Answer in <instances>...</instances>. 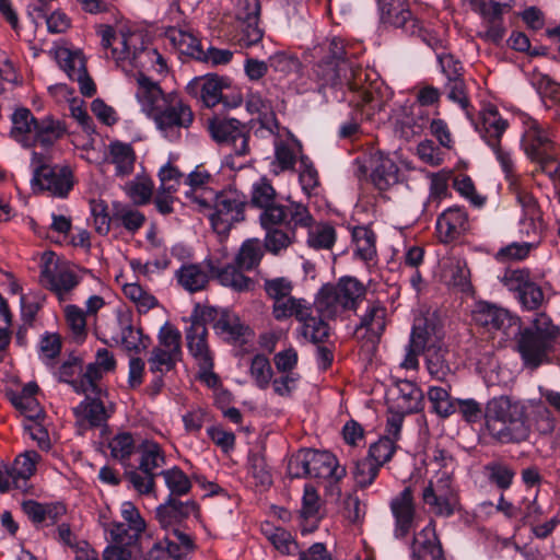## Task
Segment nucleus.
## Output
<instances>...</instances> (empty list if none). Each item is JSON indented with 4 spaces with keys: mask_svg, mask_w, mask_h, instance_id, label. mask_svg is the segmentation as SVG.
Masks as SVG:
<instances>
[{
    "mask_svg": "<svg viewBox=\"0 0 560 560\" xmlns=\"http://www.w3.org/2000/svg\"><path fill=\"white\" fill-rule=\"evenodd\" d=\"M183 354H175V351L162 347H153L148 358L149 371L152 374H166L175 370L182 361Z\"/></svg>",
    "mask_w": 560,
    "mask_h": 560,
    "instance_id": "ea45409f",
    "label": "nucleus"
},
{
    "mask_svg": "<svg viewBox=\"0 0 560 560\" xmlns=\"http://www.w3.org/2000/svg\"><path fill=\"white\" fill-rule=\"evenodd\" d=\"M429 122L430 116L427 109L420 106H411L409 114H406L402 119L398 120L397 125L400 128L401 135L405 138H410L420 135L429 126Z\"/></svg>",
    "mask_w": 560,
    "mask_h": 560,
    "instance_id": "c03bdc74",
    "label": "nucleus"
},
{
    "mask_svg": "<svg viewBox=\"0 0 560 560\" xmlns=\"http://www.w3.org/2000/svg\"><path fill=\"white\" fill-rule=\"evenodd\" d=\"M526 127L521 147L530 162L537 163L540 170L551 175V166L556 162L555 143L539 122L527 114H522Z\"/></svg>",
    "mask_w": 560,
    "mask_h": 560,
    "instance_id": "1a4fd4ad",
    "label": "nucleus"
},
{
    "mask_svg": "<svg viewBox=\"0 0 560 560\" xmlns=\"http://www.w3.org/2000/svg\"><path fill=\"white\" fill-rule=\"evenodd\" d=\"M559 335L560 329L545 314L536 315L532 326L523 328L520 323L517 351L523 364L528 369H537L549 362V354L553 351Z\"/></svg>",
    "mask_w": 560,
    "mask_h": 560,
    "instance_id": "20e7f679",
    "label": "nucleus"
},
{
    "mask_svg": "<svg viewBox=\"0 0 560 560\" xmlns=\"http://www.w3.org/2000/svg\"><path fill=\"white\" fill-rule=\"evenodd\" d=\"M262 252L258 242L247 240L242 244L234 264L219 266V262L211 258H206L205 264L222 287L231 288L236 292H247L254 289L255 282L241 270H253L260 264Z\"/></svg>",
    "mask_w": 560,
    "mask_h": 560,
    "instance_id": "39448f33",
    "label": "nucleus"
},
{
    "mask_svg": "<svg viewBox=\"0 0 560 560\" xmlns=\"http://www.w3.org/2000/svg\"><path fill=\"white\" fill-rule=\"evenodd\" d=\"M165 482L168 490L167 497L180 498L188 494L191 491L192 483L190 478L178 466H173L168 469L159 472Z\"/></svg>",
    "mask_w": 560,
    "mask_h": 560,
    "instance_id": "a19ab883",
    "label": "nucleus"
},
{
    "mask_svg": "<svg viewBox=\"0 0 560 560\" xmlns=\"http://www.w3.org/2000/svg\"><path fill=\"white\" fill-rule=\"evenodd\" d=\"M199 504L194 500L180 501L178 498L167 497L165 502L155 510V518L161 527L168 529L172 526L180 525L191 514H199Z\"/></svg>",
    "mask_w": 560,
    "mask_h": 560,
    "instance_id": "2eb2a0df",
    "label": "nucleus"
},
{
    "mask_svg": "<svg viewBox=\"0 0 560 560\" xmlns=\"http://www.w3.org/2000/svg\"><path fill=\"white\" fill-rule=\"evenodd\" d=\"M336 290L337 288L334 284L326 283L319 289L315 298V312L328 319H334L337 315L347 311Z\"/></svg>",
    "mask_w": 560,
    "mask_h": 560,
    "instance_id": "7c9ffc66",
    "label": "nucleus"
},
{
    "mask_svg": "<svg viewBox=\"0 0 560 560\" xmlns=\"http://www.w3.org/2000/svg\"><path fill=\"white\" fill-rule=\"evenodd\" d=\"M112 544L106 546L103 551L104 560H132V548L139 541H132L128 536H122L115 539V535H110Z\"/></svg>",
    "mask_w": 560,
    "mask_h": 560,
    "instance_id": "6e6d98bb",
    "label": "nucleus"
},
{
    "mask_svg": "<svg viewBox=\"0 0 560 560\" xmlns=\"http://www.w3.org/2000/svg\"><path fill=\"white\" fill-rule=\"evenodd\" d=\"M334 287L347 310H355L366 293L364 284L350 276L341 277Z\"/></svg>",
    "mask_w": 560,
    "mask_h": 560,
    "instance_id": "e433bc0d",
    "label": "nucleus"
},
{
    "mask_svg": "<svg viewBox=\"0 0 560 560\" xmlns=\"http://www.w3.org/2000/svg\"><path fill=\"white\" fill-rule=\"evenodd\" d=\"M121 326V343L130 352L140 353L148 348L150 337L143 334L142 328H135L131 317L119 319Z\"/></svg>",
    "mask_w": 560,
    "mask_h": 560,
    "instance_id": "37998d69",
    "label": "nucleus"
},
{
    "mask_svg": "<svg viewBox=\"0 0 560 560\" xmlns=\"http://www.w3.org/2000/svg\"><path fill=\"white\" fill-rule=\"evenodd\" d=\"M186 346L189 354L195 359L197 365L202 364L210 370L214 359L208 343V328H186Z\"/></svg>",
    "mask_w": 560,
    "mask_h": 560,
    "instance_id": "a878e982",
    "label": "nucleus"
},
{
    "mask_svg": "<svg viewBox=\"0 0 560 560\" xmlns=\"http://www.w3.org/2000/svg\"><path fill=\"white\" fill-rule=\"evenodd\" d=\"M159 458H162L161 446L155 442L144 441L141 444L139 470L145 476L155 478L159 474H155L154 469L161 467Z\"/></svg>",
    "mask_w": 560,
    "mask_h": 560,
    "instance_id": "5fc2aeb1",
    "label": "nucleus"
},
{
    "mask_svg": "<svg viewBox=\"0 0 560 560\" xmlns=\"http://www.w3.org/2000/svg\"><path fill=\"white\" fill-rule=\"evenodd\" d=\"M121 517L125 523L114 522L107 530L116 538L128 536L132 541H139L141 534L145 530V522L140 515L136 505L126 501L121 504Z\"/></svg>",
    "mask_w": 560,
    "mask_h": 560,
    "instance_id": "a211bd4d",
    "label": "nucleus"
},
{
    "mask_svg": "<svg viewBox=\"0 0 560 560\" xmlns=\"http://www.w3.org/2000/svg\"><path fill=\"white\" fill-rule=\"evenodd\" d=\"M11 119L13 125L11 136L22 142L23 145L25 142H30L27 135L34 132V127L38 119L25 107L15 109Z\"/></svg>",
    "mask_w": 560,
    "mask_h": 560,
    "instance_id": "de8ad7c7",
    "label": "nucleus"
},
{
    "mask_svg": "<svg viewBox=\"0 0 560 560\" xmlns=\"http://www.w3.org/2000/svg\"><path fill=\"white\" fill-rule=\"evenodd\" d=\"M314 308L312 305L303 315L304 319H300L302 324V336L310 342L318 345L325 343L330 336V326L326 322V317L317 313L314 315Z\"/></svg>",
    "mask_w": 560,
    "mask_h": 560,
    "instance_id": "c756f323",
    "label": "nucleus"
},
{
    "mask_svg": "<svg viewBox=\"0 0 560 560\" xmlns=\"http://www.w3.org/2000/svg\"><path fill=\"white\" fill-rule=\"evenodd\" d=\"M55 258V253L49 252L44 256V264L40 267L39 279L40 283L54 292L59 299L62 295L73 290L80 282L79 277L70 269L54 270L51 268Z\"/></svg>",
    "mask_w": 560,
    "mask_h": 560,
    "instance_id": "ddd939ff",
    "label": "nucleus"
},
{
    "mask_svg": "<svg viewBox=\"0 0 560 560\" xmlns=\"http://www.w3.org/2000/svg\"><path fill=\"white\" fill-rule=\"evenodd\" d=\"M504 127V132L509 127L506 119L502 118L495 105H487L481 114V119L475 125L476 131L482 140L497 137V132Z\"/></svg>",
    "mask_w": 560,
    "mask_h": 560,
    "instance_id": "58836bf2",
    "label": "nucleus"
},
{
    "mask_svg": "<svg viewBox=\"0 0 560 560\" xmlns=\"http://www.w3.org/2000/svg\"><path fill=\"white\" fill-rule=\"evenodd\" d=\"M468 229V213L460 206H452L445 209L438 217L435 224L440 242L444 244L457 241Z\"/></svg>",
    "mask_w": 560,
    "mask_h": 560,
    "instance_id": "4468645a",
    "label": "nucleus"
},
{
    "mask_svg": "<svg viewBox=\"0 0 560 560\" xmlns=\"http://www.w3.org/2000/svg\"><path fill=\"white\" fill-rule=\"evenodd\" d=\"M440 334L441 328L433 319L420 318L412 325L409 345L425 352L429 347L435 346L433 338L440 339Z\"/></svg>",
    "mask_w": 560,
    "mask_h": 560,
    "instance_id": "473e14b6",
    "label": "nucleus"
},
{
    "mask_svg": "<svg viewBox=\"0 0 560 560\" xmlns=\"http://www.w3.org/2000/svg\"><path fill=\"white\" fill-rule=\"evenodd\" d=\"M259 15L260 3L256 0L253 11L247 12L244 19L240 18L238 30L233 38L241 48H249L261 42L264 30L258 25Z\"/></svg>",
    "mask_w": 560,
    "mask_h": 560,
    "instance_id": "5701e85b",
    "label": "nucleus"
},
{
    "mask_svg": "<svg viewBox=\"0 0 560 560\" xmlns=\"http://www.w3.org/2000/svg\"><path fill=\"white\" fill-rule=\"evenodd\" d=\"M370 168L371 182L381 191L387 190L398 182L399 168L397 164L381 151L371 155Z\"/></svg>",
    "mask_w": 560,
    "mask_h": 560,
    "instance_id": "6ab92c4d",
    "label": "nucleus"
},
{
    "mask_svg": "<svg viewBox=\"0 0 560 560\" xmlns=\"http://www.w3.org/2000/svg\"><path fill=\"white\" fill-rule=\"evenodd\" d=\"M504 135V127H501L497 132V137H492L483 140L486 144L492 150L495 155L497 161L499 162L502 172L505 175L506 179H510L514 174V162L510 151L504 150L501 147V139Z\"/></svg>",
    "mask_w": 560,
    "mask_h": 560,
    "instance_id": "13d9d810",
    "label": "nucleus"
},
{
    "mask_svg": "<svg viewBox=\"0 0 560 560\" xmlns=\"http://www.w3.org/2000/svg\"><path fill=\"white\" fill-rule=\"evenodd\" d=\"M516 200L523 210V217L520 220V224L526 225L528 229L535 231L537 222L541 221V211L537 199L532 192L518 191Z\"/></svg>",
    "mask_w": 560,
    "mask_h": 560,
    "instance_id": "603ef678",
    "label": "nucleus"
},
{
    "mask_svg": "<svg viewBox=\"0 0 560 560\" xmlns=\"http://www.w3.org/2000/svg\"><path fill=\"white\" fill-rule=\"evenodd\" d=\"M380 19L383 24L401 28L405 33L417 19L412 15L406 0H380Z\"/></svg>",
    "mask_w": 560,
    "mask_h": 560,
    "instance_id": "4be33fe9",
    "label": "nucleus"
},
{
    "mask_svg": "<svg viewBox=\"0 0 560 560\" xmlns=\"http://www.w3.org/2000/svg\"><path fill=\"white\" fill-rule=\"evenodd\" d=\"M165 34L182 55L191 57L197 61L205 59L201 39L191 31L170 27Z\"/></svg>",
    "mask_w": 560,
    "mask_h": 560,
    "instance_id": "cd10ccee",
    "label": "nucleus"
},
{
    "mask_svg": "<svg viewBox=\"0 0 560 560\" xmlns=\"http://www.w3.org/2000/svg\"><path fill=\"white\" fill-rule=\"evenodd\" d=\"M352 237L357 243L355 255L364 261L373 260L376 256L375 233L366 226H358L353 230Z\"/></svg>",
    "mask_w": 560,
    "mask_h": 560,
    "instance_id": "864d4df0",
    "label": "nucleus"
},
{
    "mask_svg": "<svg viewBox=\"0 0 560 560\" xmlns=\"http://www.w3.org/2000/svg\"><path fill=\"white\" fill-rule=\"evenodd\" d=\"M138 90L136 98L141 105L142 112L152 117L164 103V93L160 84L143 73L137 78Z\"/></svg>",
    "mask_w": 560,
    "mask_h": 560,
    "instance_id": "393cba45",
    "label": "nucleus"
},
{
    "mask_svg": "<svg viewBox=\"0 0 560 560\" xmlns=\"http://www.w3.org/2000/svg\"><path fill=\"white\" fill-rule=\"evenodd\" d=\"M311 304L304 299H296L292 295L285 298L284 300H280L275 302L272 305V316L276 320L282 322L292 316L295 317L298 322L300 319H304L303 315L308 310Z\"/></svg>",
    "mask_w": 560,
    "mask_h": 560,
    "instance_id": "79ce46f5",
    "label": "nucleus"
},
{
    "mask_svg": "<svg viewBox=\"0 0 560 560\" xmlns=\"http://www.w3.org/2000/svg\"><path fill=\"white\" fill-rule=\"evenodd\" d=\"M308 78L314 83L308 89L317 91L326 102H347L357 108L369 106L381 112L393 95L376 71L357 63L339 37L319 47Z\"/></svg>",
    "mask_w": 560,
    "mask_h": 560,
    "instance_id": "f257e3e1",
    "label": "nucleus"
},
{
    "mask_svg": "<svg viewBox=\"0 0 560 560\" xmlns=\"http://www.w3.org/2000/svg\"><path fill=\"white\" fill-rule=\"evenodd\" d=\"M380 470L381 468L373 464L366 456L357 459L351 469L355 487L360 490H365L371 487L376 480Z\"/></svg>",
    "mask_w": 560,
    "mask_h": 560,
    "instance_id": "3c124183",
    "label": "nucleus"
},
{
    "mask_svg": "<svg viewBox=\"0 0 560 560\" xmlns=\"http://www.w3.org/2000/svg\"><path fill=\"white\" fill-rule=\"evenodd\" d=\"M268 539L281 555L293 556L300 549L299 542L291 533L282 527H276Z\"/></svg>",
    "mask_w": 560,
    "mask_h": 560,
    "instance_id": "338daca9",
    "label": "nucleus"
},
{
    "mask_svg": "<svg viewBox=\"0 0 560 560\" xmlns=\"http://www.w3.org/2000/svg\"><path fill=\"white\" fill-rule=\"evenodd\" d=\"M485 471L490 483L494 485L502 491H506L512 487L516 475L515 469L502 460H492L488 463L485 466Z\"/></svg>",
    "mask_w": 560,
    "mask_h": 560,
    "instance_id": "49530a36",
    "label": "nucleus"
},
{
    "mask_svg": "<svg viewBox=\"0 0 560 560\" xmlns=\"http://www.w3.org/2000/svg\"><path fill=\"white\" fill-rule=\"evenodd\" d=\"M207 129L218 145L230 148L238 156L248 154L250 130L246 124L236 118L214 116L208 119Z\"/></svg>",
    "mask_w": 560,
    "mask_h": 560,
    "instance_id": "9d476101",
    "label": "nucleus"
},
{
    "mask_svg": "<svg viewBox=\"0 0 560 560\" xmlns=\"http://www.w3.org/2000/svg\"><path fill=\"white\" fill-rule=\"evenodd\" d=\"M428 400L430 410L440 418L446 419L456 412V399L451 396V385L445 382V386H430L428 389Z\"/></svg>",
    "mask_w": 560,
    "mask_h": 560,
    "instance_id": "72a5a7b5",
    "label": "nucleus"
},
{
    "mask_svg": "<svg viewBox=\"0 0 560 560\" xmlns=\"http://www.w3.org/2000/svg\"><path fill=\"white\" fill-rule=\"evenodd\" d=\"M250 375L260 389H266L273 376L271 364L265 354H256L252 359Z\"/></svg>",
    "mask_w": 560,
    "mask_h": 560,
    "instance_id": "680f3d73",
    "label": "nucleus"
},
{
    "mask_svg": "<svg viewBox=\"0 0 560 560\" xmlns=\"http://www.w3.org/2000/svg\"><path fill=\"white\" fill-rule=\"evenodd\" d=\"M122 54L124 58L130 59L135 67L143 66V58L148 55L150 39L147 34L142 32H132L122 35Z\"/></svg>",
    "mask_w": 560,
    "mask_h": 560,
    "instance_id": "f704fd0d",
    "label": "nucleus"
},
{
    "mask_svg": "<svg viewBox=\"0 0 560 560\" xmlns=\"http://www.w3.org/2000/svg\"><path fill=\"white\" fill-rule=\"evenodd\" d=\"M485 420L490 436L501 444L521 443L530 434L527 406L509 396L491 398L485 408Z\"/></svg>",
    "mask_w": 560,
    "mask_h": 560,
    "instance_id": "f03ea898",
    "label": "nucleus"
},
{
    "mask_svg": "<svg viewBox=\"0 0 560 560\" xmlns=\"http://www.w3.org/2000/svg\"><path fill=\"white\" fill-rule=\"evenodd\" d=\"M66 131V126L60 120L54 119L52 117L38 119L34 127L33 140L25 142L24 147L39 144L40 147L48 149L61 139Z\"/></svg>",
    "mask_w": 560,
    "mask_h": 560,
    "instance_id": "bb28decb",
    "label": "nucleus"
},
{
    "mask_svg": "<svg viewBox=\"0 0 560 560\" xmlns=\"http://www.w3.org/2000/svg\"><path fill=\"white\" fill-rule=\"evenodd\" d=\"M79 409H83L84 418L91 427L98 428L107 420L104 402L100 398L86 396L77 407V410Z\"/></svg>",
    "mask_w": 560,
    "mask_h": 560,
    "instance_id": "bf43d9fd",
    "label": "nucleus"
},
{
    "mask_svg": "<svg viewBox=\"0 0 560 560\" xmlns=\"http://www.w3.org/2000/svg\"><path fill=\"white\" fill-rule=\"evenodd\" d=\"M406 34L419 37L423 44L434 51L435 56L448 48V40L439 31L424 27L418 19L411 23Z\"/></svg>",
    "mask_w": 560,
    "mask_h": 560,
    "instance_id": "a18cd8bd",
    "label": "nucleus"
},
{
    "mask_svg": "<svg viewBox=\"0 0 560 560\" xmlns=\"http://www.w3.org/2000/svg\"><path fill=\"white\" fill-rule=\"evenodd\" d=\"M397 389L405 402V409L408 413H417L423 410L424 394L415 382L408 380L399 381L397 383Z\"/></svg>",
    "mask_w": 560,
    "mask_h": 560,
    "instance_id": "8fccbe9b",
    "label": "nucleus"
},
{
    "mask_svg": "<svg viewBox=\"0 0 560 560\" xmlns=\"http://www.w3.org/2000/svg\"><path fill=\"white\" fill-rule=\"evenodd\" d=\"M264 246L268 253L279 255L295 242L296 233L290 228H278L265 231Z\"/></svg>",
    "mask_w": 560,
    "mask_h": 560,
    "instance_id": "09e8293b",
    "label": "nucleus"
},
{
    "mask_svg": "<svg viewBox=\"0 0 560 560\" xmlns=\"http://www.w3.org/2000/svg\"><path fill=\"white\" fill-rule=\"evenodd\" d=\"M411 560H445L441 542L435 534L434 522L421 529L410 545Z\"/></svg>",
    "mask_w": 560,
    "mask_h": 560,
    "instance_id": "dca6fc26",
    "label": "nucleus"
},
{
    "mask_svg": "<svg viewBox=\"0 0 560 560\" xmlns=\"http://www.w3.org/2000/svg\"><path fill=\"white\" fill-rule=\"evenodd\" d=\"M394 517V537L406 538L416 526V505L410 487H406L389 503Z\"/></svg>",
    "mask_w": 560,
    "mask_h": 560,
    "instance_id": "f8f14e48",
    "label": "nucleus"
},
{
    "mask_svg": "<svg viewBox=\"0 0 560 560\" xmlns=\"http://www.w3.org/2000/svg\"><path fill=\"white\" fill-rule=\"evenodd\" d=\"M475 319L479 325L489 330H500L517 326L521 322L518 316L512 315L506 310L488 302H481L478 304L477 310L475 311Z\"/></svg>",
    "mask_w": 560,
    "mask_h": 560,
    "instance_id": "aec40b11",
    "label": "nucleus"
},
{
    "mask_svg": "<svg viewBox=\"0 0 560 560\" xmlns=\"http://www.w3.org/2000/svg\"><path fill=\"white\" fill-rule=\"evenodd\" d=\"M299 182L302 187V190L307 196H311L312 192L319 185L318 172H317L313 161L307 155H304V154H302L300 156Z\"/></svg>",
    "mask_w": 560,
    "mask_h": 560,
    "instance_id": "052dcab7",
    "label": "nucleus"
},
{
    "mask_svg": "<svg viewBox=\"0 0 560 560\" xmlns=\"http://www.w3.org/2000/svg\"><path fill=\"white\" fill-rule=\"evenodd\" d=\"M276 189L271 183L261 178L258 183L253 184L250 206L259 209H264L275 203Z\"/></svg>",
    "mask_w": 560,
    "mask_h": 560,
    "instance_id": "69168bd1",
    "label": "nucleus"
},
{
    "mask_svg": "<svg viewBox=\"0 0 560 560\" xmlns=\"http://www.w3.org/2000/svg\"><path fill=\"white\" fill-rule=\"evenodd\" d=\"M307 456L311 464V477L327 478L331 464H336V456L328 451H316L307 448Z\"/></svg>",
    "mask_w": 560,
    "mask_h": 560,
    "instance_id": "0e129e2a",
    "label": "nucleus"
},
{
    "mask_svg": "<svg viewBox=\"0 0 560 560\" xmlns=\"http://www.w3.org/2000/svg\"><path fill=\"white\" fill-rule=\"evenodd\" d=\"M194 202L208 217L213 231L219 235H229L236 223L245 220L247 199L236 189L213 191L205 188L201 195H195Z\"/></svg>",
    "mask_w": 560,
    "mask_h": 560,
    "instance_id": "7ed1b4c3",
    "label": "nucleus"
},
{
    "mask_svg": "<svg viewBox=\"0 0 560 560\" xmlns=\"http://www.w3.org/2000/svg\"><path fill=\"white\" fill-rule=\"evenodd\" d=\"M396 452L395 441L388 436L380 438L369 446L366 457L380 468L390 462Z\"/></svg>",
    "mask_w": 560,
    "mask_h": 560,
    "instance_id": "4d7b16f0",
    "label": "nucleus"
},
{
    "mask_svg": "<svg viewBox=\"0 0 560 560\" xmlns=\"http://www.w3.org/2000/svg\"><path fill=\"white\" fill-rule=\"evenodd\" d=\"M22 510L37 528L55 525L67 512L61 502L40 503L32 499L22 503Z\"/></svg>",
    "mask_w": 560,
    "mask_h": 560,
    "instance_id": "f3484780",
    "label": "nucleus"
},
{
    "mask_svg": "<svg viewBox=\"0 0 560 560\" xmlns=\"http://www.w3.org/2000/svg\"><path fill=\"white\" fill-rule=\"evenodd\" d=\"M186 92L207 108L222 104L224 108L232 109L243 103V96L232 86V80L217 73L192 78L186 85Z\"/></svg>",
    "mask_w": 560,
    "mask_h": 560,
    "instance_id": "423d86ee",
    "label": "nucleus"
},
{
    "mask_svg": "<svg viewBox=\"0 0 560 560\" xmlns=\"http://www.w3.org/2000/svg\"><path fill=\"white\" fill-rule=\"evenodd\" d=\"M450 351L443 345L431 346L424 352L425 365L430 376L440 382H446V377L452 374L448 362Z\"/></svg>",
    "mask_w": 560,
    "mask_h": 560,
    "instance_id": "2f4dec72",
    "label": "nucleus"
},
{
    "mask_svg": "<svg viewBox=\"0 0 560 560\" xmlns=\"http://www.w3.org/2000/svg\"><path fill=\"white\" fill-rule=\"evenodd\" d=\"M285 208L288 212L285 228L293 229L295 232L296 228H312L314 219L305 205L292 201Z\"/></svg>",
    "mask_w": 560,
    "mask_h": 560,
    "instance_id": "e2e57ef3",
    "label": "nucleus"
},
{
    "mask_svg": "<svg viewBox=\"0 0 560 560\" xmlns=\"http://www.w3.org/2000/svg\"><path fill=\"white\" fill-rule=\"evenodd\" d=\"M42 155L33 152L34 167L31 186L34 194L48 191L52 197L67 198L74 186L73 172L69 166L46 164Z\"/></svg>",
    "mask_w": 560,
    "mask_h": 560,
    "instance_id": "6e6552de",
    "label": "nucleus"
},
{
    "mask_svg": "<svg viewBox=\"0 0 560 560\" xmlns=\"http://www.w3.org/2000/svg\"><path fill=\"white\" fill-rule=\"evenodd\" d=\"M175 278L177 283L189 293L205 290L210 279H214L205 260L201 264H183L175 272Z\"/></svg>",
    "mask_w": 560,
    "mask_h": 560,
    "instance_id": "b1692460",
    "label": "nucleus"
},
{
    "mask_svg": "<svg viewBox=\"0 0 560 560\" xmlns=\"http://www.w3.org/2000/svg\"><path fill=\"white\" fill-rule=\"evenodd\" d=\"M153 118L158 129L168 141H177L180 139L182 129H188L194 120L195 114L182 96L176 92H170L164 97V103Z\"/></svg>",
    "mask_w": 560,
    "mask_h": 560,
    "instance_id": "0eeeda50",
    "label": "nucleus"
},
{
    "mask_svg": "<svg viewBox=\"0 0 560 560\" xmlns=\"http://www.w3.org/2000/svg\"><path fill=\"white\" fill-rule=\"evenodd\" d=\"M212 328L228 343H244L245 336L250 332V328L241 320L238 315L228 308L220 311V316Z\"/></svg>",
    "mask_w": 560,
    "mask_h": 560,
    "instance_id": "412c9836",
    "label": "nucleus"
},
{
    "mask_svg": "<svg viewBox=\"0 0 560 560\" xmlns=\"http://www.w3.org/2000/svg\"><path fill=\"white\" fill-rule=\"evenodd\" d=\"M110 454L120 463L127 462L135 451V440L131 433L121 432L116 434L109 442Z\"/></svg>",
    "mask_w": 560,
    "mask_h": 560,
    "instance_id": "774afa93",
    "label": "nucleus"
},
{
    "mask_svg": "<svg viewBox=\"0 0 560 560\" xmlns=\"http://www.w3.org/2000/svg\"><path fill=\"white\" fill-rule=\"evenodd\" d=\"M334 287L347 310H355L366 293L364 284L350 276L341 277Z\"/></svg>",
    "mask_w": 560,
    "mask_h": 560,
    "instance_id": "4c0bfd02",
    "label": "nucleus"
},
{
    "mask_svg": "<svg viewBox=\"0 0 560 560\" xmlns=\"http://www.w3.org/2000/svg\"><path fill=\"white\" fill-rule=\"evenodd\" d=\"M109 163L115 165V175L126 177L132 174L136 163V152L130 143L119 140L112 141L108 147Z\"/></svg>",
    "mask_w": 560,
    "mask_h": 560,
    "instance_id": "c85d7f7f",
    "label": "nucleus"
},
{
    "mask_svg": "<svg viewBox=\"0 0 560 560\" xmlns=\"http://www.w3.org/2000/svg\"><path fill=\"white\" fill-rule=\"evenodd\" d=\"M82 364L83 360L80 357L70 355L55 372L58 382L70 385L78 395L85 394L81 377H77L82 373Z\"/></svg>",
    "mask_w": 560,
    "mask_h": 560,
    "instance_id": "c9c22d12",
    "label": "nucleus"
},
{
    "mask_svg": "<svg viewBox=\"0 0 560 560\" xmlns=\"http://www.w3.org/2000/svg\"><path fill=\"white\" fill-rule=\"evenodd\" d=\"M423 502L436 516L451 517L459 508V498L450 476L443 475L435 483L430 481L422 492Z\"/></svg>",
    "mask_w": 560,
    "mask_h": 560,
    "instance_id": "9b49d317",
    "label": "nucleus"
}]
</instances>
